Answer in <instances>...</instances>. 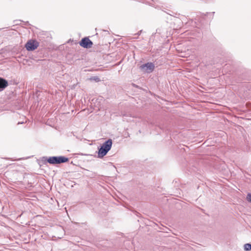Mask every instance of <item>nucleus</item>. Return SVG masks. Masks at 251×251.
I'll use <instances>...</instances> for the list:
<instances>
[{"label": "nucleus", "instance_id": "f257e3e1", "mask_svg": "<svg viewBox=\"0 0 251 251\" xmlns=\"http://www.w3.org/2000/svg\"><path fill=\"white\" fill-rule=\"evenodd\" d=\"M112 144V142L111 139L108 140L103 143L99 151L98 156L99 157H102L105 155L107 152L110 150Z\"/></svg>", "mask_w": 251, "mask_h": 251}, {"label": "nucleus", "instance_id": "f03ea898", "mask_svg": "<svg viewBox=\"0 0 251 251\" xmlns=\"http://www.w3.org/2000/svg\"><path fill=\"white\" fill-rule=\"evenodd\" d=\"M68 158L64 156H53L50 157L47 159V162L51 164H57L65 163L68 161Z\"/></svg>", "mask_w": 251, "mask_h": 251}, {"label": "nucleus", "instance_id": "7ed1b4c3", "mask_svg": "<svg viewBox=\"0 0 251 251\" xmlns=\"http://www.w3.org/2000/svg\"><path fill=\"white\" fill-rule=\"evenodd\" d=\"M39 46V43L35 40H29L25 45L26 49L28 50H34Z\"/></svg>", "mask_w": 251, "mask_h": 251}, {"label": "nucleus", "instance_id": "20e7f679", "mask_svg": "<svg viewBox=\"0 0 251 251\" xmlns=\"http://www.w3.org/2000/svg\"><path fill=\"white\" fill-rule=\"evenodd\" d=\"M140 68L145 73H150L154 70V65L152 63H147L141 65Z\"/></svg>", "mask_w": 251, "mask_h": 251}, {"label": "nucleus", "instance_id": "39448f33", "mask_svg": "<svg viewBox=\"0 0 251 251\" xmlns=\"http://www.w3.org/2000/svg\"><path fill=\"white\" fill-rule=\"evenodd\" d=\"M80 46L84 48H90L93 45L92 42L87 37L83 38L79 43Z\"/></svg>", "mask_w": 251, "mask_h": 251}, {"label": "nucleus", "instance_id": "423d86ee", "mask_svg": "<svg viewBox=\"0 0 251 251\" xmlns=\"http://www.w3.org/2000/svg\"><path fill=\"white\" fill-rule=\"evenodd\" d=\"M8 86V82L4 79L0 77V88L4 89Z\"/></svg>", "mask_w": 251, "mask_h": 251}, {"label": "nucleus", "instance_id": "0eeeda50", "mask_svg": "<svg viewBox=\"0 0 251 251\" xmlns=\"http://www.w3.org/2000/svg\"><path fill=\"white\" fill-rule=\"evenodd\" d=\"M90 80L95 81L96 82H99L100 81V78L98 76H92L89 79Z\"/></svg>", "mask_w": 251, "mask_h": 251}, {"label": "nucleus", "instance_id": "6e6552de", "mask_svg": "<svg viewBox=\"0 0 251 251\" xmlns=\"http://www.w3.org/2000/svg\"><path fill=\"white\" fill-rule=\"evenodd\" d=\"M244 249L246 251H250L251 250V244H246L244 245Z\"/></svg>", "mask_w": 251, "mask_h": 251}, {"label": "nucleus", "instance_id": "1a4fd4ad", "mask_svg": "<svg viewBox=\"0 0 251 251\" xmlns=\"http://www.w3.org/2000/svg\"><path fill=\"white\" fill-rule=\"evenodd\" d=\"M247 199L249 201L251 202V194H248Z\"/></svg>", "mask_w": 251, "mask_h": 251}]
</instances>
